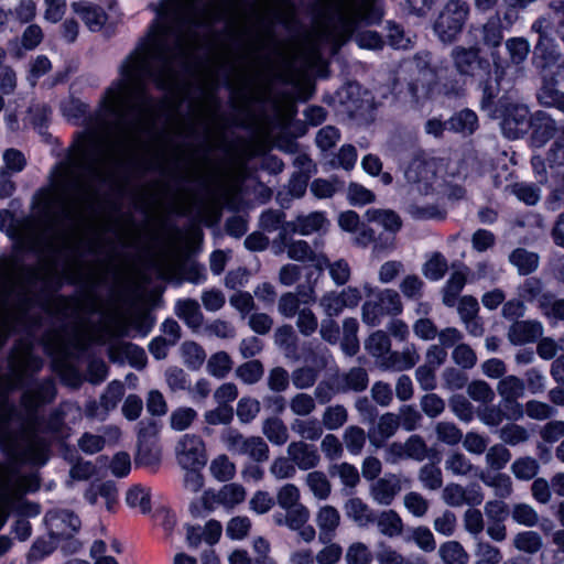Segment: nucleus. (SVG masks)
<instances>
[{
  "instance_id": "nucleus-1",
  "label": "nucleus",
  "mask_w": 564,
  "mask_h": 564,
  "mask_svg": "<svg viewBox=\"0 0 564 564\" xmlns=\"http://www.w3.org/2000/svg\"><path fill=\"white\" fill-rule=\"evenodd\" d=\"M223 13V1L161 3L156 22L121 63L120 79L107 88L88 130L78 133L67 158L53 169L52 187L35 196L41 220L15 224L10 210H0V230L14 239L20 250L44 256L78 235L94 209L99 185L112 178L142 134H154L159 120L178 134L194 133L196 118L180 116L172 101L152 99L145 93V82L172 88L177 68L189 64L199 45L196 29L210 25Z\"/></svg>"
},
{
  "instance_id": "nucleus-2",
  "label": "nucleus",
  "mask_w": 564,
  "mask_h": 564,
  "mask_svg": "<svg viewBox=\"0 0 564 564\" xmlns=\"http://www.w3.org/2000/svg\"><path fill=\"white\" fill-rule=\"evenodd\" d=\"M42 267L22 263L18 254L0 257V347L17 324L22 323L35 301L39 285L46 283ZM10 373H0V394L19 387L30 372L43 367V360L32 354V346L20 343L9 356Z\"/></svg>"
},
{
  "instance_id": "nucleus-3",
  "label": "nucleus",
  "mask_w": 564,
  "mask_h": 564,
  "mask_svg": "<svg viewBox=\"0 0 564 564\" xmlns=\"http://www.w3.org/2000/svg\"><path fill=\"white\" fill-rule=\"evenodd\" d=\"M7 394H0V444L22 460L44 464L46 462L47 444L37 433L40 421L36 411L43 404L51 403L54 400L56 389L53 380L40 381L23 392L21 405L26 414L19 432H13L9 427V422L15 409L8 403Z\"/></svg>"
},
{
  "instance_id": "nucleus-4",
  "label": "nucleus",
  "mask_w": 564,
  "mask_h": 564,
  "mask_svg": "<svg viewBox=\"0 0 564 564\" xmlns=\"http://www.w3.org/2000/svg\"><path fill=\"white\" fill-rule=\"evenodd\" d=\"M323 17L317 25L316 41L330 43L332 54L354 34L360 23H370L375 17L372 0H321Z\"/></svg>"
},
{
  "instance_id": "nucleus-5",
  "label": "nucleus",
  "mask_w": 564,
  "mask_h": 564,
  "mask_svg": "<svg viewBox=\"0 0 564 564\" xmlns=\"http://www.w3.org/2000/svg\"><path fill=\"white\" fill-rule=\"evenodd\" d=\"M367 300L361 306V319L369 326H378L387 315H398L402 312L399 293L392 289L378 290L369 284L364 285Z\"/></svg>"
},
{
  "instance_id": "nucleus-6",
  "label": "nucleus",
  "mask_w": 564,
  "mask_h": 564,
  "mask_svg": "<svg viewBox=\"0 0 564 564\" xmlns=\"http://www.w3.org/2000/svg\"><path fill=\"white\" fill-rule=\"evenodd\" d=\"M469 15V6L462 0H449L440 11L433 31L445 44L455 42L462 33Z\"/></svg>"
},
{
  "instance_id": "nucleus-7",
  "label": "nucleus",
  "mask_w": 564,
  "mask_h": 564,
  "mask_svg": "<svg viewBox=\"0 0 564 564\" xmlns=\"http://www.w3.org/2000/svg\"><path fill=\"white\" fill-rule=\"evenodd\" d=\"M108 332L109 327L106 324L98 325L86 319H79L67 343L61 334L53 335L56 343L52 350L63 357L67 355L68 347L85 350L91 343L105 344Z\"/></svg>"
},
{
  "instance_id": "nucleus-8",
  "label": "nucleus",
  "mask_w": 564,
  "mask_h": 564,
  "mask_svg": "<svg viewBox=\"0 0 564 564\" xmlns=\"http://www.w3.org/2000/svg\"><path fill=\"white\" fill-rule=\"evenodd\" d=\"M404 178L413 191L422 195L434 193L440 183L436 175L435 160L426 156H415L408 163L404 170Z\"/></svg>"
},
{
  "instance_id": "nucleus-9",
  "label": "nucleus",
  "mask_w": 564,
  "mask_h": 564,
  "mask_svg": "<svg viewBox=\"0 0 564 564\" xmlns=\"http://www.w3.org/2000/svg\"><path fill=\"white\" fill-rule=\"evenodd\" d=\"M221 441L235 455L248 456L256 463L269 459L270 449L261 436H245L238 430L229 429L221 435Z\"/></svg>"
},
{
  "instance_id": "nucleus-10",
  "label": "nucleus",
  "mask_w": 564,
  "mask_h": 564,
  "mask_svg": "<svg viewBox=\"0 0 564 564\" xmlns=\"http://www.w3.org/2000/svg\"><path fill=\"white\" fill-rule=\"evenodd\" d=\"M497 392L501 397L505 410L508 411V420H519L523 416V406L518 402L525 392V382L521 378L509 375L497 383Z\"/></svg>"
},
{
  "instance_id": "nucleus-11",
  "label": "nucleus",
  "mask_w": 564,
  "mask_h": 564,
  "mask_svg": "<svg viewBox=\"0 0 564 564\" xmlns=\"http://www.w3.org/2000/svg\"><path fill=\"white\" fill-rule=\"evenodd\" d=\"M532 120L533 116L530 115L527 106L510 104L503 111L500 122L501 131L508 139H519L531 129Z\"/></svg>"
},
{
  "instance_id": "nucleus-12",
  "label": "nucleus",
  "mask_w": 564,
  "mask_h": 564,
  "mask_svg": "<svg viewBox=\"0 0 564 564\" xmlns=\"http://www.w3.org/2000/svg\"><path fill=\"white\" fill-rule=\"evenodd\" d=\"M451 58L457 73L462 76H476L478 70H489V62L479 55V47L455 46Z\"/></svg>"
},
{
  "instance_id": "nucleus-13",
  "label": "nucleus",
  "mask_w": 564,
  "mask_h": 564,
  "mask_svg": "<svg viewBox=\"0 0 564 564\" xmlns=\"http://www.w3.org/2000/svg\"><path fill=\"white\" fill-rule=\"evenodd\" d=\"M184 178L189 182H199L212 200L216 203L229 200L234 195V185L228 183L219 174L204 176L194 167L185 172Z\"/></svg>"
},
{
  "instance_id": "nucleus-14",
  "label": "nucleus",
  "mask_w": 564,
  "mask_h": 564,
  "mask_svg": "<svg viewBox=\"0 0 564 564\" xmlns=\"http://www.w3.org/2000/svg\"><path fill=\"white\" fill-rule=\"evenodd\" d=\"M324 242L321 239L314 240L313 247L305 240L291 239L288 242L278 245L279 252L286 250L288 257L299 262H312L316 267L326 263V254L321 251Z\"/></svg>"
},
{
  "instance_id": "nucleus-15",
  "label": "nucleus",
  "mask_w": 564,
  "mask_h": 564,
  "mask_svg": "<svg viewBox=\"0 0 564 564\" xmlns=\"http://www.w3.org/2000/svg\"><path fill=\"white\" fill-rule=\"evenodd\" d=\"M178 463L183 468H197L206 463V451L203 440L194 434H185L176 445Z\"/></svg>"
},
{
  "instance_id": "nucleus-16",
  "label": "nucleus",
  "mask_w": 564,
  "mask_h": 564,
  "mask_svg": "<svg viewBox=\"0 0 564 564\" xmlns=\"http://www.w3.org/2000/svg\"><path fill=\"white\" fill-rule=\"evenodd\" d=\"M468 36L476 47L484 45L488 48H497L503 40L502 22L498 15L490 17L484 24L471 25Z\"/></svg>"
},
{
  "instance_id": "nucleus-17",
  "label": "nucleus",
  "mask_w": 564,
  "mask_h": 564,
  "mask_svg": "<svg viewBox=\"0 0 564 564\" xmlns=\"http://www.w3.org/2000/svg\"><path fill=\"white\" fill-rule=\"evenodd\" d=\"M482 499L484 496L477 485L464 487L456 482H449L442 490V500L448 507L478 506Z\"/></svg>"
},
{
  "instance_id": "nucleus-18",
  "label": "nucleus",
  "mask_w": 564,
  "mask_h": 564,
  "mask_svg": "<svg viewBox=\"0 0 564 564\" xmlns=\"http://www.w3.org/2000/svg\"><path fill=\"white\" fill-rule=\"evenodd\" d=\"M124 394V386L120 381H111L101 394L99 403L90 401L86 405V415L97 420H105Z\"/></svg>"
},
{
  "instance_id": "nucleus-19",
  "label": "nucleus",
  "mask_w": 564,
  "mask_h": 564,
  "mask_svg": "<svg viewBox=\"0 0 564 564\" xmlns=\"http://www.w3.org/2000/svg\"><path fill=\"white\" fill-rule=\"evenodd\" d=\"M402 491V481L397 474H386L375 480L369 488V496L373 502L382 507L392 505L397 496Z\"/></svg>"
},
{
  "instance_id": "nucleus-20",
  "label": "nucleus",
  "mask_w": 564,
  "mask_h": 564,
  "mask_svg": "<svg viewBox=\"0 0 564 564\" xmlns=\"http://www.w3.org/2000/svg\"><path fill=\"white\" fill-rule=\"evenodd\" d=\"M296 469L306 471L315 469L321 464V455L315 445L304 441H292L286 447Z\"/></svg>"
},
{
  "instance_id": "nucleus-21",
  "label": "nucleus",
  "mask_w": 564,
  "mask_h": 564,
  "mask_svg": "<svg viewBox=\"0 0 564 564\" xmlns=\"http://www.w3.org/2000/svg\"><path fill=\"white\" fill-rule=\"evenodd\" d=\"M51 539H69L79 530V518L68 510H61L47 516Z\"/></svg>"
},
{
  "instance_id": "nucleus-22",
  "label": "nucleus",
  "mask_w": 564,
  "mask_h": 564,
  "mask_svg": "<svg viewBox=\"0 0 564 564\" xmlns=\"http://www.w3.org/2000/svg\"><path fill=\"white\" fill-rule=\"evenodd\" d=\"M508 52L507 69H514V78L524 76V63L531 51L529 41L524 37H510L505 43Z\"/></svg>"
},
{
  "instance_id": "nucleus-23",
  "label": "nucleus",
  "mask_w": 564,
  "mask_h": 564,
  "mask_svg": "<svg viewBox=\"0 0 564 564\" xmlns=\"http://www.w3.org/2000/svg\"><path fill=\"white\" fill-rule=\"evenodd\" d=\"M420 360L415 345L408 344L402 351H389L380 361L381 368L391 371H403L413 368Z\"/></svg>"
},
{
  "instance_id": "nucleus-24",
  "label": "nucleus",
  "mask_w": 564,
  "mask_h": 564,
  "mask_svg": "<svg viewBox=\"0 0 564 564\" xmlns=\"http://www.w3.org/2000/svg\"><path fill=\"white\" fill-rule=\"evenodd\" d=\"M315 522L318 528V541L328 543L336 535V530L340 524V514L335 507L326 505L318 509Z\"/></svg>"
},
{
  "instance_id": "nucleus-25",
  "label": "nucleus",
  "mask_w": 564,
  "mask_h": 564,
  "mask_svg": "<svg viewBox=\"0 0 564 564\" xmlns=\"http://www.w3.org/2000/svg\"><path fill=\"white\" fill-rule=\"evenodd\" d=\"M543 334V325L539 321H517L508 330V339L513 345L532 343Z\"/></svg>"
},
{
  "instance_id": "nucleus-26",
  "label": "nucleus",
  "mask_w": 564,
  "mask_h": 564,
  "mask_svg": "<svg viewBox=\"0 0 564 564\" xmlns=\"http://www.w3.org/2000/svg\"><path fill=\"white\" fill-rule=\"evenodd\" d=\"M108 356L113 362L128 360L135 368H143L147 356L142 348L131 343L113 344L108 349Z\"/></svg>"
},
{
  "instance_id": "nucleus-27",
  "label": "nucleus",
  "mask_w": 564,
  "mask_h": 564,
  "mask_svg": "<svg viewBox=\"0 0 564 564\" xmlns=\"http://www.w3.org/2000/svg\"><path fill=\"white\" fill-rule=\"evenodd\" d=\"M369 384V376L365 368L352 367L336 378V388L339 392H362Z\"/></svg>"
},
{
  "instance_id": "nucleus-28",
  "label": "nucleus",
  "mask_w": 564,
  "mask_h": 564,
  "mask_svg": "<svg viewBox=\"0 0 564 564\" xmlns=\"http://www.w3.org/2000/svg\"><path fill=\"white\" fill-rule=\"evenodd\" d=\"M73 11L80 17L86 26L97 32L102 29L107 21V14L104 9L88 1H78L72 3Z\"/></svg>"
},
{
  "instance_id": "nucleus-29",
  "label": "nucleus",
  "mask_w": 564,
  "mask_h": 564,
  "mask_svg": "<svg viewBox=\"0 0 564 564\" xmlns=\"http://www.w3.org/2000/svg\"><path fill=\"white\" fill-rule=\"evenodd\" d=\"M400 421L397 414L387 412L382 414L373 430L369 432V442L376 448L383 446L384 442L391 438L398 431Z\"/></svg>"
},
{
  "instance_id": "nucleus-30",
  "label": "nucleus",
  "mask_w": 564,
  "mask_h": 564,
  "mask_svg": "<svg viewBox=\"0 0 564 564\" xmlns=\"http://www.w3.org/2000/svg\"><path fill=\"white\" fill-rule=\"evenodd\" d=\"M345 514L359 528H368L375 523L376 511L362 499L354 497L344 505Z\"/></svg>"
},
{
  "instance_id": "nucleus-31",
  "label": "nucleus",
  "mask_w": 564,
  "mask_h": 564,
  "mask_svg": "<svg viewBox=\"0 0 564 564\" xmlns=\"http://www.w3.org/2000/svg\"><path fill=\"white\" fill-rule=\"evenodd\" d=\"M296 229L302 236H310L313 234L323 235L330 226V221L327 219L324 212L300 214L296 216Z\"/></svg>"
},
{
  "instance_id": "nucleus-32",
  "label": "nucleus",
  "mask_w": 564,
  "mask_h": 564,
  "mask_svg": "<svg viewBox=\"0 0 564 564\" xmlns=\"http://www.w3.org/2000/svg\"><path fill=\"white\" fill-rule=\"evenodd\" d=\"M375 523L379 533L390 539L400 536L404 530L401 516L393 509H384L376 513Z\"/></svg>"
},
{
  "instance_id": "nucleus-33",
  "label": "nucleus",
  "mask_w": 564,
  "mask_h": 564,
  "mask_svg": "<svg viewBox=\"0 0 564 564\" xmlns=\"http://www.w3.org/2000/svg\"><path fill=\"white\" fill-rule=\"evenodd\" d=\"M531 129L533 142L541 147L554 135L556 122L546 112L538 111L533 115Z\"/></svg>"
},
{
  "instance_id": "nucleus-34",
  "label": "nucleus",
  "mask_w": 564,
  "mask_h": 564,
  "mask_svg": "<svg viewBox=\"0 0 564 564\" xmlns=\"http://www.w3.org/2000/svg\"><path fill=\"white\" fill-rule=\"evenodd\" d=\"M365 218L367 221L375 223L392 234L398 232L402 227L400 216L392 209L369 208L365 213Z\"/></svg>"
},
{
  "instance_id": "nucleus-35",
  "label": "nucleus",
  "mask_w": 564,
  "mask_h": 564,
  "mask_svg": "<svg viewBox=\"0 0 564 564\" xmlns=\"http://www.w3.org/2000/svg\"><path fill=\"white\" fill-rule=\"evenodd\" d=\"M509 262L517 268L518 273L528 275L536 271L540 263V257L533 251L524 248L514 249L508 257Z\"/></svg>"
},
{
  "instance_id": "nucleus-36",
  "label": "nucleus",
  "mask_w": 564,
  "mask_h": 564,
  "mask_svg": "<svg viewBox=\"0 0 564 564\" xmlns=\"http://www.w3.org/2000/svg\"><path fill=\"white\" fill-rule=\"evenodd\" d=\"M261 431L267 440L275 446L284 445L290 437L286 424L278 416H269L263 420Z\"/></svg>"
},
{
  "instance_id": "nucleus-37",
  "label": "nucleus",
  "mask_w": 564,
  "mask_h": 564,
  "mask_svg": "<svg viewBox=\"0 0 564 564\" xmlns=\"http://www.w3.org/2000/svg\"><path fill=\"white\" fill-rule=\"evenodd\" d=\"M478 128L477 115L469 109L454 113L447 121V129L463 135L473 134Z\"/></svg>"
},
{
  "instance_id": "nucleus-38",
  "label": "nucleus",
  "mask_w": 564,
  "mask_h": 564,
  "mask_svg": "<svg viewBox=\"0 0 564 564\" xmlns=\"http://www.w3.org/2000/svg\"><path fill=\"white\" fill-rule=\"evenodd\" d=\"M152 326L153 322L150 319L149 315L138 312L122 316L113 335L123 336L127 334L128 327H132L138 330L141 336H147Z\"/></svg>"
},
{
  "instance_id": "nucleus-39",
  "label": "nucleus",
  "mask_w": 564,
  "mask_h": 564,
  "mask_svg": "<svg viewBox=\"0 0 564 564\" xmlns=\"http://www.w3.org/2000/svg\"><path fill=\"white\" fill-rule=\"evenodd\" d=\"M560 82L554 70L543 75L542 86L538 91V100L542 106L552 107L560 100L563 95L557 88Z\"/></svg>"
},
{
  "instance_id": "nucleus-40",
  "label": "nucleus",
  "mask_w": 564,
  "mask_h": 564,
  "mask_svg": "<svg viewBox=\"0 0 564 564\" xmlns=\"http://www.w3.org/2000/svg\"><path fill=\"white\" fill-rule=\"evenodd\" d=\"M441 564H468L469 555L464 546L455 540L443 542L437 549Z\"/></svg>"
},
{
  "instance_id": "nucleus-41",
  "label": "nucleus",
  "mask_w": 564,
  "mask_h": 564,
  "mask_svg": "<svg viewBox=\"0 0 564 564\" xmlns=\"http://www.w3.org/2000/svg\"><path fill=\"white\" fill-rule=\"evenodd\" d=\"M444 468L452 475L459 477L469 476L477 469L470 459L459 451H452L446 455Z\"/></svg>"
},
{
  "instance_id": "nucleus-42",
  "label": "nucleus",
  "mask_w": 564,
  "mask_h": 564,
  "mask_svg": "<svg viewBox=\"0 0 564 564\" xmlns=\"http://www.w3.org/2000/svg\"><path fill=\"white\" fill-rule=\"evenodd\" d=\"M291 430L301 437L300 441H317L322 437L324 430L322 422L317 419H294L291 422Z\"/></svg>"
},
{
  "instance_id": "nucleus-43",
  "label": "nucleus",
  "mask_w": 564,
  "mask_h": 564,
  "mask_svg": "<svg viewBox=\"0 0 564 564\" xmlns=\"http://www.w3.org/2000/svg\"><path fill=\"white\" fill-rule=\"evenodd\" d=\"M175 313L189 327L196 328L202 324L203 314L196 300L185 299L177 301L175 305Z\"/></svg>"
},
{
  "instance_id": "nucleus-44",
  "label": "nucleus",
  "mask_w": 564,
  "mask_h": 564,
  "mask_svg": "<svg viewBox=\"0 0 564 564\" xmlns=\"http://www.w3.org/2000/svg\"><path fill=\"white\" fill-rule=\"evenodd\" d=\"M304 482L316 499L326 500L330 496L332 484L325 473L312 470L305 476Z\"/></svg>"
},
{
  "instance_id": "nucleus-45",
  "label": "nucleus",
  "mask_w": 564,
  "mask_h": 564,
  "mask_svg": "<svg viewBox=\"0 0 564 564\" xmlns=\"http://www.w3.org/2000/svg\"><path fill=\"white\" fill-rule=\"evenodd\" d=\"M288 406L296 419L306 417L315 412L316 401L310 393L296 392L288 400Z\"/></svg>"
},
{
  "instance_id": "nucleus-46",
  "label": "nucleus",
  "mask_w": 564,
  "mask_h": 564,
  "mask_svg": "<svg viewBox=\"0 0 564 564\" xmlns=\"http://www.w3.org/2000/svg\"><path fill=\"white\" fill-rule=\"evenodd\" d=\"M551 292H544V284L542 280L532 276L523 281L518 288V295L522 301L538 302L541 308V301L544 296L550 295Z\"/></svg>"
},
{
  "instance_id": "nucleus-47",
  "label": "nucleus",
  "mask_w": 564,
  "mask_h": 564,
  "mask_svg": "<svg viewBox=\"0 0 564 564\" xmlns=\"http://www.w3.org/2000/svg\"><path fill=\"white\" fill-rule=\"evenodd\" d=\"M246 495L242 485L230 482L219 489L216 500L226 508H234L245 501Z\"/></svg>"
},
{
  "instance_id": "nucleus-48",
  "label": "nucleus",
  "mask_w": 564,
  "mask_h": 564,
  "mask_svg": "<svg viewBox=\"0 0 564 564\" xmlns=\"http://www.w3.org/2000/svg\"><path fill=\"white\" fill-rule=\"evenodd\" d=\"M485 462L490 470L499 471L511 460V452L502 443H497L486 449Z\"/></svg>"
},
{
  "instance_id": "nucleus-49",
  "label": "nucleus",
  "mask_w": 564,
  "mask_h": 564,
  "mask_svg": "<svg viewBox=\"0 0 564 564\" xmlns=\"http://www.w3.org/2000/svg\"><path fill=\"white\" fill-rule=\"evenodd\" d=\"M316 269H327L332 281L337 286L345 285L350 280L351 276L350 265L345 259H338L334 262H330L329 259L326 257V263L322 265L317 263Z\"/></svg>"
},
{
  "instance_id": "nucleus-50",
  "label": "nucleus",
  "mask_w": 564,
  "mask_h": 564,
  "mask_svg": "<svg viewBox=\"0 0 564 564\" xmlns=\"http://www.w3.org/2000/svg\"><path fill=\"white\" fill-rule=\"evenodd\" d=\"M264 373L263 364L258 359H252L239 365L235 370V376L245 384L258 383Z\"/></svg>"
},
{
  "instance_id": "nucleus-51",
  "label": "nucleus",
  "mask_w": 564,
  "mask_h": 564,
  "mask_svg": "<svg viewBox=\"0 0 564 564\" xmlns=\"http://www.w3.org/2000/svg\"><path fill=\"white\" fill-rule=\"evenodd\" d=\"M180 351L184 365L191 370L199 369L206 359L203 347L194 341H184Z\"/></svg>"
},
{
  "instance_id": "nucleus-52",
  "label": "nucleus",
  "mask_w": 564,
  "mask_h": 564,
  "mask_svg": "<svg viewBox=\"0 0 564 564\" xmlns=\"http://www.w3.org/2000/svg\"><path fill=\"white\" fill-rule=\"evenodd\" d=\"M417 479L425 490L436 491L443 487V474L435 464H424L417 471Z\"/></svg>"
},
{
  "instance_id": "nucleus-53",
  "label": "nucleus",
  "mask_w": 564,
  "mask_h": 564,
  "mask_svg": "<svg viewBox=\"0 0 564 564\" xmlns=\"http://www.w3.org/2000/svg\"><path fill=\"white\" fill-rule=\"evenodd\" d=\"M231 357L226 351L213 354L206 365L207 372L217 379H224L232 369Z\"/></svg>"
},
{
  "instance_id": "nucleus-54",
  "label": "nucleus",
  "mask_w": 564,
  "mask_h": 564,
  "mask_svg": "<svg viewBox=\"0 0 564 564\" xmlns=\"http://www.w3.org/2000/svg\"><path fill=\"white\" fill-rule=\"evenodd\" d=\"M210 475L218 481H229L236 475V465L226 454L216 456L209 465Z\"/></svg>"
},
{
  "instance_id": "nucleus-55",
  "label": "nucleus",
  "mask_w": 564,
  "mask_h": 564,
  "mask_svg": "<svg viewBox=\"0 0 564 564\" xmlns=\"http://www.w3.org/2000/svg\"><path fill=\"white\" fill-rule=\"evenodd\" d=\"M365 348L371 356L381 361L390 351V338L383 330H377L368 337Z\"/></svg>"
},
{
  "instance_id": "nucleus-56",
  "label": "nucleus",
  "mask_w": 564,
  "mask_h": 564,
  "mask_svg": "<svg viewBox=\"0 0 564 564\" xmlns=\"http://www.w3.org/2000/svg\"><path fill=\"white\" fill-rule=\"evenodd\" d=\"M498 436L503 445L517 446L525 443L529 440L530 434L524 426L516 423H508L498 431Z\"/></svg>"
},
{
  "instance_id": "nucleus-57",
  "label": "nucleus",
  "mask_w": 564,
  "mask_h": 564,
  "mask_svg": "<svg viewBox=\"0 0 564 564\" xmlns=\"http://www.w3.org/2000/svg\"><path fill=\"white\" fill-rule=\"evenodd\" d=\"M347 420V409L341 404L327 406L322 414V425L328 431L340 429Z\"/></svg>"
},
{
  "instance_id": "nucleus-58",
  "label": "nucleus",
  "mask_w": 564,
  "mask_h": 564,
  "mask_svg": "<svg viewBox=\"0 0 564 564\" xmlns=\"http://www.w3.org/2000/svg\"><path fill=\"white\" fill-rule=\"evenodd\" d=\"M541 535L535 531H524L516 534L513 546L520 552L535 554L542 549Z\"/></svg>"
},
{
  "instance_id": "nucleus-59",
  "label": "nucleus",
  "mask_w": 564,
  "mask_h": 564,
  "mask_svg": "<svg viewBox=\"0 0 564 564\" xmlns=\"http://www.w3.org/2000/svg\"><path fill=\"white\" fill-rule=\"evenodd\" d=\"M328 470L330 476H337L345 487L355 488L360 481L358 469L349 463L330 465Z\"/></svg>"
},
{
  "instance_id": "nucleus-60",
  "label": "nucleus",
  "mask_w": 564,
  "mask_h": 564,
  "mask_svg": "<svg viewBox=\"0 0 564 564\" xmlns=\"http://www.w3.org/2000/svg\"><path fill=\"white\" fill-rule=\"evenodd\" d=\"M541 312L551 323L564 322V299H557L553 293L541 301Z\"/></svg>"
},
{
  "instance_id": "nucleus-61",
  "label": "nucleus",
  "mask_w": 564,
  "mask_h": 564,
  "mask_svg": "<svg viewBox=\"0 0 564 564\" xmlns=\"http://www.w3.org/2000/svg\"><path fill=\"white\" fill-rule=\"evenodd\" d=\"M539 462L530 456L517 458L511 465V471L520 480H531L539 473Z\"/></svg>"
},
{
  "instance_id": "nucleus-62",
  "label": "nucleus",
  "mask_w": 564,
  "mask_h": 564,
  "mask_svg": "<svg viewBox=\"0 0 564 564\" xmlns=\"http://www.w3.org/2000/svg\"><path fill=\"white\" fill-rule=\"evenodd\" d=\"M479 479L488 487L495 489V492L500 498L508 497L512 491L511 479L506 474H479Z\"/></svg>"
},
{
  "instance_id": "nucleus-63",
  "label": "nucleus",
  "mask_w": 564,
  "mask_h": 564,
  "mask_svg": "<svg viewBox=\"0 0 564 564\" xmlns=\"http://www.w3.org/2000/svg\"><path fill=\"white\" fill-rule=\"evenodd\" d=\"M453 362L464 370L474 368L477 364V355L475 350L465 343L456 345L451 354Z\"/></svg>"
},
{
  "instance_id": "nucleus-64",
  "label": "nucleus",
  "mask_w": 564,
  "mask_h": 564,
  "mask_svg": "<svg viewBox=\"0 0 564 564\" xmlns=\"http://www.w3.org/2000/svg\"><path fill=\"white\" fill-rule=\"evenodd\" d=\"M343 441L351 455H359L366 444V432L360 426L350 425L344 431Z\"/></svg>"
}]
</instances>
